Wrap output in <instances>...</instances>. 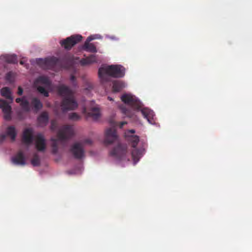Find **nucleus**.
I'll list each match as a JSON object with an SVG mask.
<instances>
[{
  "instance_id": "obj_1",
  "label": "nucleus",
  "mask_w": 252,
  "mask_h": 252,
  "mask_svg": "<svg viewBox=\"0 0 252 252\" xmlns=\"http://www.w3.org/2000/svg\"><path fill=\"white\" fill-rule=\"evenodd\" d=\"M121 98L125 103L131 105L137 111H140L150 124H154L155 116L154 112L147 108H144L142 103L137 97L130 94H125L122 95Z\"/></svg>"
},
{
  "instance_id": "obj_2",
  "label": "nucleus",
  "mask_w": 252,
  "mask_h": 252,
  "mask_svg": "<svg viewBox=\"0 0 252 252\" xmlns=\"http://www.w3.org/2000/svg\"><path fill=\"white\" fill-rule=\"evenodd\" d=\"M134 132V130H130L125 133V137L130 142L132 147L131 157L133 164H135L139 161L145 152L143 142L139 141V137L135 135Z\"/></svg>"
},
{
  "instance_id": "obj_3",
  "label": "nucleus",
  "mask_w": 252,
  "mask_h": 252,
  "mask_svg": "<svg viewBox=\"0 0 252 252\" xmlns=\"http://www.w3.org/2000/svg\"><path fill=\"white\" fill-rule=\"evenodd\" d=\"M125 74V68L121 65H103L98 71L99 78L102 82L108 80L109 76L116 78L123 77Z\"/></svg>"
},
{
  "instance_id": "obj_4",
  "label": "nucleus",
  "mask_w": 252,
  "mask_h": 252,
  "mask_svg": "<svg viewBox=\"0 0 252 252\" xmlns=\"http://www.w3.org/2000/svg\"><path fill=\"white\" fill-rule=\"evenodd\" d=\"M59 93L64 97L62 105L63 111L72 110L77 107V103L72 95V92L68 88L64 86H61L59 89Z\"/></svg>"
},
{
  "instance_id": "obj_5",
  "label": "nucleus",
  "mask_w": 252,
  "mask_h": 252,
  "mask_svg": "<svg viewBox=\"0 0 252 252\" xmlns=\"http://www.w3.org/2000/svg\"><path fill=\"white\" fill-rule=\"evenodd\" d=\"M34 86L38 92L45 96L48 95V92L52 91L50 81L45 76H40L34 82Z\"/></svg>"
},
{
  "instance_id": "obj_6",
  "label": "nucleus",
  "mask_w": 252,
  "mask_h": 252,
  "mask_svg": "<svg viewBox=\"0 0 252 252\" xmlns=\"http://www.w3.org/2000/svg\"><path fill=\"white\" fill-rule=\"evenodd\" d=\"M73 133L72 127L70 126L63 127L60 131L57 138L51 139V144L53 147L59 145L62 141L71 135Z\"/></svg>"
},
{
  "instance_id": "obj_7",
  "label": "nucleus",
  "mask_w": 252,
  "mask_h": 252,
  "mask_svg": "<svg viewBox=\"0 0 252 252\" xmlns=\"http://www.w3.org/2000/svg\"><path fill=\"white\" fill-rule=\"evenodd\" d=\"M89 111L90 112L87 113L86 109L84 108L83 110V113L87 117H91L94 120H97L99 118L101 115L99 108L97 105L94 104V102L91 103Z\"/></svg>"
},
{
  "instance_id": "obj_8",
  "label": "nucleus",
  "mask_w": 252,
  "mask_h": 252,
  "mask_svg": "<svg viewBox=\"0 0 252 252\" xmlns=\"http://www.w3.org/2000/svg\"><path fill=\"white\" fill-rule=\"evenodd\" d=\"M114 155H115L117 162L120 165L125 166L129 162V159L127 158V153L125 150L118 148Z\"/></svg>"
},
{
  "instance_id": "obj_9",
  "label": "nucleus",
  "mask_w": 252,
  "mask_h": 252,
  "mask_svg": "<svg viewBox=\"0 0 252 252\" xmlns=\"http://www.w3.org/2000/svg\"><path fill=\"white\" fill-rule=\"evenodd\" d=\"M82 39V36L80 35H76L71 36L67 38L65 40L62 41L61 43L62 46L66 49H70L74 45L80 41Z\"/></svg>"
},
{
  "instance_id": "obj_10",
  "label": "nucleus",
  "mask_w": 252,
  "mask_h": 252,
  "mask_svg": "<svg viewBox=\"0 0 252 252\" xmlns=\"http://www.w3.org/2000/svg\"><path fill=\"white\" fill-rule=\"evenodd\" d=\"M100 38V35L98 34H95L90 36L88 37L87 40L86 41L83 46V48L87 51L91 52H96V49L94 45L90 44L89 42L94 39H99Z\"/></svg>"
},
{
  "instance_id": "obj_11",
  "label": "nucleus",
  "mask_w": 252,
  "mask_h": 252,
  "mask_svg": "<svg viewBox=\"0 0 252 252\" xmlns=\"http://www.w3.org/2000/svg\"><path fill=\"white\" fill-rule=\"evenodd\" d=\"M0 108L2 109L5 119L10 118L11 114V106L4 100L0 99Z\"/></svg>"
},
{
  "instance_id": "obj_12",
  "label": "nucleus",
  "mask_w": 252,
  "mask_h": 252,
  "mask_svg": "<svg viewBox=\"0 0 252 252\" xmlns=\"http://www.w3.org/2000/svg\"><path fill=\"white\" fill-rule=\"evenodd\" d=\"M35 145L36 149L38 151H43L45 149V142L43 136L41 134H38L34 137Z\"/></svg>"
},
{
  "instance_id": "obj_13",
  "label": "nucleus",
  "mask_w": 252,
  "mask_h": 252,
  "mask_svg": "<svg viewBox=\"0 0 252 252\" xmlns=\"http://www.w3.org/2000/svg\"><path fill=\"white\" fill-rule=\"evenodd\" d=\"M116 137L117 135L115 129L113 128L108 129L105 134V142L111 143L116 140Z\"/></svg>"
},
{
  "instance_id": "obj_14",
  "label": "nucleus",
  "mask_w": 252,
  "mask_h": 252,
  "mask_svg": "<svg viewBox=\"0 0 252 252\" xmlns=\"http://www.w3.org/2000/svg\"><path fill=\"white\" fill-rule=\"evenodd\" d=\"M12 163L17 165H24L26 161L22 153H20L13 157L11 158Z\"/></svg>"
},
{
  "instance_id": "obj_15",
  "label": "nucleus",
  "mask_w": 252,
  "mask_h": 252,
  "mask_svg": "<svg viewBox=\"0 0 252 252\" xmlns=\"http://www.w3.org/2000/svg\"><path fill=\"white\" fill-rule=\"evenodd\" d=\"M72 152L76 158H81L84 155L82 146L79 143H75L72 147Z\"/></svg>"
},
{
  "instance_id": "obj_16",
  "label": "nucleus",
  "mask_w": 252,
  "mask_h": 252,
  "mask_svg": "<svg viewBox=\"0 0 252 252\" xmlns=\"http://www.w3.org/2000/svg\"><path fill=\"white\" fill-rule=\"evenodd\" d=\"M33 138V132L31 128H26L23 132V141L27 144L30 143Z\"/></svg>"
},
{
  "instance_id": "obj_17",
  "label": "nucleus",
  "mask_w": 252,
  "mask_h": 252,
  "mask_svg": "<svg viewBox=\"0 0 252 252\" xmlns=\"http://www.w3.org/2000/svg\"><path fill=\"white\" fill-rule=\"evenodd\" d=\"M126 86L127 84L123 81H115L113 85V92L114 93L118 92Z\"/></svg>"
},
{
  "instance_id": "obj_18",
  "label": "nucleus",
  "mask_w": 252,
  "mask_h": 252,
  "mask_svg": "<svg viewBox=\"0 0 252 252\" xmlns=\"http://www.w3.org/2000/svg\"><path fill=\"white\" fill-rule=\"evenodd\" d=\"M6 134L9 136L12 140H14L17 135V131L13 126H8L6 130Z\"/></svg>"
},
{
  "instance_id": "obj_19",
  "label": "nucleus",
  "mask_w": 252,
  "mask_h": 252,
  "mask_svg": "<svg viewBox=\"0 0 252 252\" xmlns=\"http://www.w3.org/2000/svg\"><path fill=\"white\" fill-rule=\"evenodd\" d=\"M0 93L2 96L5 97L6 98L10 99L11 102L13 101V97L11 95V93L10 91L8 88L5 87L2 88L0 90Z\"/></svg>"
},
{
  "instance_id": "obj_20",
  "label": "nucleus",
  "mask_w": 252,
  "mask_h": 252,
  "mask_svg": "<svg viewBox=\"0 0 252 252\" xmlns=\"http://www.w3.org/2000/svg\"><path fill=\"white\" fill-rule=\"evenodd\" d=\"M97 61L96 56L95 55H92L89 57L81 60V63L83 65H86L92 63H95Z\"/></svg>"
},
{
  "instance_id": "obj_21",
  "label": "nucleus",
  "mask_w": 252,
  "mask_h": 252,
  "mask_svg": "<svg viewBox=\"0 0 252 252\" xmlns=\"http://www.w3.org/2000/svg\"><path fill=\"white\" fill-rule=\"evenodd\" d=\"M16 102L20 103L21 107L26 111L29 110L28 102L26 98H18L16 99Z\"/></svg>"
},
{
  "instance_id": "obj_22",
  "label": "nucleus",
  "mask_w": 252,
  "mask_h": 252,
  "mask_svg": "<svg viewBox=\"0 0 252 252\" xmlns=\"http://www.w3.org/2000/svg\"><path fill=\"white\" fill-rule=\"evenodd\" d=\"M32 104L34 105L35 108L36 109H40L42 106L41 103L38 100L35 98L33 99Z\"/></svg>"
},
{
  "instance_id": "obj_23",
  "label": "nucleus",
  "mask_w": 252,
  "mask_h": 252,
  "mask_svg": "<svg viewBox=\"0 0 252 252\" xmlns=\"http://www.w3.org/2000/svg\"><path fill=\"white\" fill-rule=\"evenodd\" d=\"M38 120L39 122L43 121L46 123L48 120L47 115L46 113H43L39 118Z\"/></svg>"
},
{
  "instance_id": "obj_24",
  "label": "nucleus",
  "mask_w": 252,
  "mask_h": 252,
  "mask_svg": "<svg viewBox=\"0 0 252 252\" xmlns=\"http://www.w3.org/2000/svg\"><path fill=\"white\" fill-rule=\"evenodd\" d=\"M122 112L125 114L127 117H130L131 115L129 114V111L124 107L122 106L120 107Z\"/></svg>"
},
{
  "instance_id": "obj_25",
  "label": "nucleus",
  "mask_w": 252,
  "mask_h": 252,
  "mask_svg": "<svg viewBox=\"0 0 252 252\" xmlns=\"http://www.w3.org/2000/svg\"><path fill=\"white\" fill-rule=\"evenodd\" d=\"M31 162L33 166H37L39 164V159L38 158H35L32 160Z\"/></svg>"
},
{
  "instance_id": "obj_26",
  "label": "nucleus",
  "mask_w": 252,
  "mask_h": 252,
  "mask_svg": "<svg viewBox=\"0 0 252 252\" xmlns=\"http://www.w3.org/2000/svg\"><path fill=\"white\" fill-rule=\"evenodd\" d=\"M38 63L41 66H43V64H47L48 63V60L38 59Z\"/></svg>"
},
{
  "instance_id": "obj_27",
  "label": "nucleus",
  "mask_w": 252,
  "mask_h": 252,
  "mask_svg": "<svg viewBox=\"0 0 252 252\" xmlns=\"http://www.w3.org/2000/svg\"><path fill=\"white\" fill-rule=\"evenodd\" d=\"M79 116L75 113H73L71 115V118L73 120L78 119H79Z\"/></svg>"
},
{
  "instance_id": "obj_28",
  "label": "nucleus",
  "mask_w": 252,
  "mask_h": 252,
  "mask_svg": "<svg viewBox=\"0 0 252 252\" xmlns=\"http://www.w3.org/2000/svg\"><path fill=\"white\" fill-rule=\"evenodd\" d=\"M5 138V136L3 135H0V143L2 142Z\"/></svg>"
},
{
  "instance_id": "obj_29",
  "label": "nucleus",
  "mask_w": 252,
  "mask_h": 252,
  "mask_svg": "<svg viewBox=\"0 0 252 252\" xmlns=\"http://www.w3.org/2000/svg\"><path fill=\"white\" fill-rule=\"evenodd\" d=\"M18 94L19 95H21L23 94V90L22 89V88L21 87L18 88Z\"/></svg>"
},
{
  "instance_id": "obj_30",
  "label": "nucleus",
  "mask_w": 252,
  "mask_h": 252,
  "mask_svg": "<svg viewBox=\"0 0 252 252\" xmlns=\"http://www.w3.org/2000/svg\"><path fill=\"white\" fill-rule=\"evenodd\" d=\"M91 143V140H86L85 141L83 142V143L81 144V145H83V144L84 145L86 143L90 144Z\"/></svg>"
},
{
  "instance_id": "obj_31",
  "label": "nucleus",
  "mask_w": 252,
  "mask_h": 252,
  "mask_svg": "<svg viewBox=\"0 0 252 252\" xmlns=\"http://www.w3.org/2000/svg\"><path fill=\"white\" fill-rule=\"evenodd\" d=\"M126 122H122L121 124H120V127H122L124 125H126Z\"/></svg>"
},
{
  "instance_id": "obj_32",
  "label": "nucleus",
  "mask_w": 252,
  "mask_h": 252,
  "mask_svg": "<svg viewBox=\"0 0 252 252\" xmlns=\"http://www.w3.org/2000/svg\"><path fill=\"white\" fill-rule=\"evenodd\" d=\"M108 99L110 100V101H113L114 99L112 97H110V96H108Z\"/></svg>"
},
{
  "instance_id": "obj_33",
  "label": "nucleus",
  "mask_w": 252,
  "mask_h": 252,
  "mask_svg": "<svg viewBox=\"0 0 252 252\" xmlns=\"http://www.w3.org/2000/svg\"><path fill=\"white\" fill-rule=\"evenodd\" d=\"M70 79H71V80L73 81V80H74V77H73V76H72V77H71V78H70Z\"/></svg>"
},
{
  "instance_id": "obj_34",
  "label": "nucleus",
  "mask_w": 252,
  "mask_h": 252,
  "mask_svg": "<svg viewBox=\"0 0 252 252\" xmlns=\"http://www.w3.org/2000/svg\"><path fill=\"white\" fill-rule=\"evenodd\" d=\"M12 57L15 60V58H16V57L15 56H12Z\"/></svg>"
},
{
  "instance_id": "obj_35",
  "label": "nucleus",
  "mask_w": 252,
  "mask_h": 252,
  "mask_svg": "<svg viewBox=\"0 0 252 252\" xmlns=\"http://www.w3.org/2000/svg\"><path fill=\"white\" fill-rule=\"evenodd\" d=\"M8 61H9V62H13V61H9V60H8Z\"/></svg>"
}]
</instances>
